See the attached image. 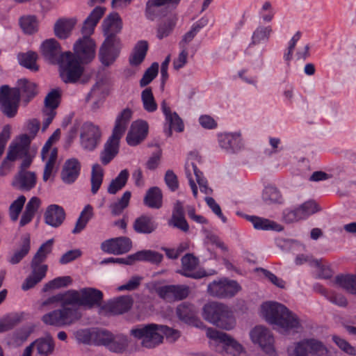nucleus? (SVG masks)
Masks as SVG:
<instances>
[{"label": "nucleus", "instance_id": "obj_17", "mask_svg": "<svg viewBox=\"0 0 356 356\" xmlns=\"http://www.w3.org/2000/svg\"><path fill=\"white\" fill-rule=\"evenodd\" d=\"M252 341L259 344L264 351L268 354L274 353V338L270 332L263 326L255 327L250 333Z\"/></svg>", "mask_w": 356, "mask_h": 356}, {"label": "nucleus", "instance_id": "obj_23", "mask_svg": "<svg viewBox=\"0 0 356 356\" xmlns=\"http://www.w3.org/2000/svg\"><path fill=\"white\" fill-rule=\"evenodd\" d=\"M31 139L26 134L20 136L9 147L7 154L8 159L15 161L27 155L29 153Z\"/></svg>", "mask_w": 356, "mask_h": 356}, {"label": "nucleus", "instance_id": "obj_40", "mask_svg": "<svg viewBox=\"0 0 356 356\" xmlns=\"http://www.w3.org/2000/svg\"><path fill=\"white\" fill-rule=\"evenodd\" d=\"M248 220L257 229L281 231L283 229L281 225L266 218L250 216Z\"/></svg>", "mask_w": 356, "mask_h": 356}, {"label": "nucleus", "instance_id": "obj_14", "mask_svg": "<svg viewBox=\"0 0 356 356\" xmlns=\"http://www.w3.org/2000/svg\"><path fill=\"white\" fill-rule=\"evenodd\" d=\"M73 54L79 59L81 66L83 63H88L92 60L95 55V42L88 36H84L78 40L74 45Z\"/></svg>", "mask_w": 356, "mask_h": 356}, {"label": "nucleus", "instance_id": "obj_18", "mask_svg": "<svg viewBox=\"0 0 356 356\" xmlns=\"http://www.w3.org/2000/svg\"><path fill=\"white\" fill-rule=\"evenodd\" d=\"M148 131L149 125L147 122L142 120L133 122L126 137L127 143L131 146L139 145L146 138Z\"/></svg>", "mask_w": 356, "mask_h": 356}, {"label": "nucleus", "instance_id": "obj_8", "mask_svg": "<svg viewBox=\"0 0 356 356\" xmlns=\"http://www.w3.org/2000/svg\"><path fill=\"white\" fill-rule=\"evenodd\" d=\"M207 337L216 344L217 351H224L232 356H238L243 351L242 346L225 332L209 327Z\"/></svg>", "mask_w": 356, "mask_h": 356}, {"label": "nucleus", "instance_id": "obj_51", "mask_svg": "<svg viewBox=\"0 0 356 356\" xmlns=\"http://www.w3.org/2000/svg\"><path fill=\"white\" fill-rule=\"evenodd\" d=\"M199 172V169L197 165L193 163H187L186 165V174L188 179L189 184L191 188L193 196L196 198L197 197V187L195 183L193 176L195 177V174Z\"/></svg>", "mask_w": 356, "mask_h": 356}, {"label": "nucleus", "instance_id": "obj_62", "mask_svg": "<svg viewBox=\"0 0 356 356\" xmlns=\"http://www.w3.org/2000/svg\"><path fill=\"white\" fill-rule=\"evenodd\" d=\"M122 138L114 134H111L104 145V150L117 155L119 151L120 141Z\"/></svg>", "mask_w": 356, "mask_h": 356}, {"label": "nucleus", "instance_id": "obj_63", "mask_svg": "<svg viewBox=\"0 0 356 356\" xmlns=\"http://www.w3.org/2000/svg\"><path fill=\"white\" fill-rule=\"evenodd\" d=\"M93 330H80L76 332L75 337L77 341L83 343H93Z\"/></svg>", "mask_w": 356, "mask_h": 356}, {"label": "nucleus", "instance_id": "obj_38", "mask_svg": "<svg viewBox=\"0 0 356 356\" xmlns=\"http://www.w3.org/2000/svg\"><path fill=\"white\" fill-rule=\"evenodd\" d=\"M42 159L46 162L44 172L43 180L47 181L52 175L56 167L58 159V150H53L50 152H41Z\"/></svg>", "mask_w": 356, "mask_h": 356}, {"label": "nucleus", "instance_id": "obj_19", "mask_svg": "<svg viewBox=\"0 0 356 356\" xmlns=\"http://www.w3.org/2000/svg\"><path fill=\"white\" fill-rule=\"evenodd\" d=\"M61 99V91L59 89H54L50 91L44 99L45 115L44 127H47L52 122L56 115V109L58 107Z\"/></svg>", "mask_w": 356, "mask_h": 356}, {"label": "nucleus", "instance_id": "obj_54", "mask_svg": "<svg viewBox=\"0 0 356 356\" xmlns=\"http://www.w3.org/2000/svg\"><path fill=\"white\" fill-rule=\"evenodd\" d=\"M127 342V338L124 336H112V339H111L109 344L106 347L111 351L121 353L126 348Z\"/></svg>", "mask_w": 356, "mask_h": 356}, {"label": "nucleus", "instance_id": "obj_57", "mask_svg": "<svg viewBox=\"0 0 356 356\" xmlns=\"http://www.w3.org/2000/svg\"><path fill=\"white\" fill-rule=\"evenodd\" d=\"M272 32L273 29L270 26L257 28L254 32L252 42L256 44L260 42L261 40H268Z\"/></svg>", "mask_w": 356, "mask_h": 356}, {"label": "nucleus", "instance_id": "obj_58", "mask_svg": "<svg viewBox=\"0 0 356 356\" xmlns=\"http://www.w3.org/2000/svg\"><path fill=\"white\" fill-rule=\"evenodd\" d=\"M71 282L72 279L70 276L58 277L47 283L44 285V290L47 291L49 289H58L60 287L67 286Z\"/></svg>", "mask_w": 356, "mask_h": 356}, {"label": "nucleus", "instance_id": "obj_37", "mask_svg": "<svg viewBox=\"0 0 356 356\" xmlns=\"http://www.w3.org/2000/svg\"><path fill=\"white\" fill-rule=\"evenodd\" d=\"M32 348H36L39 356H49L54 350V341L51 337L40 338L30 344Z\"/></svg>", "mask_w": 356, "mask_h": 356}, {"label": "nucleus", "instance_id": "obj_42", "mask_svg": "<svg viewBox=\"0 0 356 356\" xmlns=\"http://www.w3.org/2000/svg\"><path fill=\"white\" fill-rule=\"evenodd\" d=\"M129 177V173L127 169L122 170L117 177L110 183L107 190L108 193L114 195L122 190L127 184Z\"/></svg>", "mask_w": 356, "mask_h": 356}, {"label": "nucleus", "instance_id": "obj_55", "mask_svg": "<svg viewBox=\"0 0 356 356\" xmlns=\"http://www.w3.org/2000/svg\"><path fill=\"white\" fill-rule=\"evenodd\" d=\"M159 71V64L153 63L152 65L145 71L143 76L140 81L141 87H145L152 81V80L157 76Z\"/></svg>", "mask_w": 356, "mask_h": 356}, {"label": "nucleus", "instance_id": "obj_16", "mask_svg": "<svg viewBox=\"0 0 356 356\" xmlns=\"http://www.w3.org/2000/svg\"><path fill=\"white\" fill-rule=\"evenodd\" d=\"M121 48L120 40H112V38H106L99 51V58L102 64L106 66L112 64L119 56Z\"/></svg>", "mask_w": 356, "mask_h": 356}, {"label": "nucleus", "instance_id": "obj_20", "mask_svg": "<svg viewBox=\"0 0 356 356\" xmlns=\"http://www.w3.org/2000/svg\"><path fill=\"white\" fill-rule=\"evenodd\" d=\"M327 353L322 343L314 339H306L296 344L292 356H308V353L323 355Z\"/></svg>", "mask_w": 356, "mask_h": 356}, {"label": "nucleus", "instance_id": "obj_10", "mask_svg": "<svg viewBox=\"0 0 356 356\" xmlns=\"http://www.w3.org/2000/svg\"><path fill=\"white\" fill-rule=\"evenodd\" d=\"M102 133L100 127L90 122L83 124L80 130L81 146L87 150H94L100 143Z\"/></svg>", "mask_w": 356, "mask_h": 356}, {"label": "nucleus", "instance_id": "obj_7", "mask_svg": "<svg viewBox=\"0 0 356 356\" xmlns=\"http://www.w3.org/2000/svg\"><path fill=\"white\" fill-rule=\"evenodd\" d=\"M203 316L209 322L225 330H231L235 325L232 312L223 304L215 302L206 304L203 308Z\"/></svg>", "mask_w": 356, "mask_h": 356}, {"label": "nucleus", "instance_id": "obj_50", "mask_svg": "<svg viewBox=\"0 0 356 356\" xmlns=\"http://www.w3.org/2000/svg\"><path fill=\"white\" fill-rule=\"evenodd\" d=\"M141 99L145 110L148 112H154L156 110L157 104L151 88H147L142 92Z\"/></svg>", "mask_w": 356, "mask_h": 356}, {"label": "nucleus", "instance_id": "obj_29", "mask_svg": "<svg viewBox=\"0 0 356 356\" xmlns=\"http://www.w3.org/2000/svg\"><path fill=\"white\" fill-rule=\"evenodd\" d=\"M106 8L102 6H97L93 9L87 19L84 21L82 27V33L85 36L89 37V35L92 34L95 26L104 16Z\"/></svg>", "mask_w": 356, "mask_h": 356}, {"label": "nucleus", "instance_id": "obj_34", "mask_svg": "<svg viewBox=\"0 0 356 356\" xmlns=\"http://www.w3.org/2000/svg\"><path fill=\"white\" fill-rule=\"evenodd\" d=\"M220 146L226 149L239 148L242 144L241 135L239 133L223 134L219 136Z\"/></svg>", "mask_w": 356, "mask_h": 356}, {"label": "nucleus", "instance_id": "obj_33", "mask_svg": "<svg viewBox=\"0 0 356 356\" xmlns=\"http://www.w3.org/2000/svg\"><path fill=\"white\" fill-rule=\"evenodd\" d=\"M94 208L90 204L85 206L81 211L74 229L72 233L74 234L81 233L87 226L88 222L94 217Z\"/></svg>", "mask_w": 356, "mask_h": 356}, {"label": "nucleus", "instance_id": "obj_47", "mask_svg": "<svg viewBox=\"0 0 356 356\" xmlns=\"http://www.w3.org/2000/svg\"><path fill=\"white\" fill-rule=\"evenodd\" d=\"M20 26L24 33L32 34L38 30V22L35 16L27 15L19 19Z\"/></svg>", "mask_w": 356, "mask_h": 356}, {"label": "nucleus", "instance_id": "obj_46", "mask_svg": "<svg viewBox=\"0 0 356 356\" xmlns=\"http://www.w3.org/2000/svg\"><path fill=\"white\" fill-rule=\"evenodd\" d=\"M132 306V300L129 297H120L108 305L110 311L114 314H121L127 312Z\"/></svg>", "mask_w": 356, "mask_h": 356}, {"label": "nucleus", "instance_id": "obj_2", "mask_svg": "<svg viewBox=\"0 0 356 356\" xmlns=\"http://www.w3.org/2000/svg\"><path fill=\"white\" fill-rule=\"evenodd\" d=\"M37 93L36 84L26 79L19 80L17 88L3 86L0 89L1 110L8 118H13L17 114L19 100L27 104Z\"/></svg>", "mask_w": 356, "mask_h": 356}, {"label": "nucleus", "instance_id": "obj_43", "mask_svg": "<svg viewBox=\"0 0 356 356\" xmlns=\"http://www.w3.org/2000/svg\"><path fill=\"white\" fill-rule=\"evenodd\" d=\"M131 197L130 191H125L122 196L117 201L111 203L109 206L111 214L113 216H119L129 206Z\"/></svg>", "mask_w": 356, "mask_h": 356}, {"label": "nucleus", "instance_id": "obj_25", "mask_svg": "<svg viewBox=\"0 0 356 356\" xmlns=\"http://www.w3.org/2000/svg\"><path fill=\"white\" fill-rule=\"evenodd\" d=\"M81 167V163L77 159H67L60 173L62 180L66 184L73 183L80 174Z\"/></svg>", "mask_w": 356, "mask_h": 356}, {"label": "nucleus", "instance_id": "obj_9", "mask_svg": "<svg viewBox=\"0 0 356 356\" xmlns=\"http://www.w3.org/2000/svg\"><path fill=\"white\" fill-rule=\"evenodd\" d=\"M160 330V325L150 323L132 329L131 334L142 339L143 347L153 348L163 343V336L161 334Z\"/></svg>", "mask_w": 356, "mask_h": 356}, {"label": "nucleus", "instance_id": "obj_22", "mask_svg": "<svg viewBox=\"0 0 356 356\" xmlns=\"http://www.w3.org/2000/svg\"><path fill=\"white\" fill-rule=\"evenodd\" d=\"M163 259L162 254L151 250L139 251L134 254L129 255L127 259H113L111 258L105 260V263L120 262L131 265L136 261H147L154 264L160 263Z\"/></svg>", "mask_w": 356, "mask_h": 356}, {"label": "nucleus", "instance_id": "obj_32", "mask_svg": "<svg viewBox=\"0 0 356 356\" xmlns=\"http://www.w3.org/2000/svg\"><path fill=\"white\" fill-rule=\"evenodd\" d=\"M133 228L137 233L150 234L156 229V225L152 216L142 215L135 220Z\"/></svg>", "mask_w": 356, "mask_h": 356}, {"label": "nucleus", "instance_id": "obj_5", "mask_svg": "<svg viewBox=\"0 0 356 356\" xmlns=\"http://www.w3.org/2000/svg\"><path fill=\"white\" fill-rule=\"evenodd\" d=\"M103 293L93 288H86L80 291L70 290L65 293L55 295L50 302L61 300L64 305H70L72 307L83 306L88 309L101 305Z\"/></svg>", "mask_w": 356, "mask_h": 356}, {"label": "nucleus", "instance_id": "obj_13", "mask_svg": "<svg viewBox=\"0 0 356 356\" xmlns=\"http://www.w3.org/2000/svg\"><path fill=\"white\" fill-rule=\"evenodd\" d=\"M178 273L185 277L200 279L207 276V273L200 266L197 257L188 253L181 258V268Z\"/></svg>", "mask_w": 356, "mask_h": 356}, {"label": "nucleus", "instance_id": "obj_24", "mask_svg": "<svg viewBox=\"0 0 356 356\" xmlns=\"http://www.w3.org/2000/svg\"><path fill=\"white\" fill-rule=\"evenodd\" d=\"M37 183V176L33 172L29 170L19 171L13 177L11 185L13 188L21 191H30Z\"/></svg>", "mask_w": 356, "mask_h": 356}, {"label": "nucleus", "instance_id": "obj_44", "mask_svg": "<svg viewBox=\"0 0 356 356\" xmlns=\"http://www.w3.org/2000/svg\"><path fill=\"white\" fill-rule=\"evenodd\" d=\"M335 283L348 293L356 294V275H338L335 277Z\"/></svg>", "mask_w": 356, "mask_h": 356}, {"label": "nucleus", "instance_id": "obj_49", "mask_svg": "<svg viewBox=\"0 0 356 356\" xmlns=\"http://www.w3.org/2000/svg\"><path fill=\"white\" fill-rule=\"evenodd\" d=\"M176 312L179 318L186 323H192L195 319V313L191 305L181 304L177 307Z\"/></svg>", "mask_w": 356, "mask_h": 356}, {"label": "nucleus", "instance_id": "obj_61", "mask_svg": "<svg viewBox=\"0 0 356 356\" xmlns=\"http://www.w3.org/2000/svg\"><path fill=\"white\" fill-rule=\"evenodd\" d=\"M181 0H148L147 3V12L149 13L152 8L169 5L175 8L180 3Z\"/></svg>", "mask_w": 356, "mask_h": 356}, {"label": "nucleus", "instance_id": "obj_35", "mask_svg": "<svg viewBox=\"0 0 356 356\" xmlns=\"http://www.w3.org/2000/svg\"><path fill=\"white\" fill-rule=\"evenodd\" d=\"M144 204L152 209H159L163 204V194L158 187H152L146 193Z\"/></svg>", "mask_w": 356, "mask_h": 356}, {"label": "nucleus", "instance_id": "obj_12", "mask_svg": "<svg viewBox=\"0 0 356 356\" xmlns=\"http://www.w3.org/2000/svg\"><path fill=\"white\" fill-rule=\"evenodd\" d=\"M319 205L314 200H309L293 210H286L284 213V219L288 223L304 220L320 211Z\"/></svg>", "mask_w": 356, "mask_h": 356}, {"label": "nucleus", "instance_id": "obj_59", "mask_svg": "<svg viewBox=\"0 0 356 356\" xmlns=\"http://www.w3.org/2000/svg\"><path fill=\"white\" fill-rule=\"evenodd\" d=\"M177 17L168 19L166 22L160 25L158 29L157 36L159 39L168 36L176 25Z\"/></svg>", "mask_w": 356, "mask_h": 356}, {"label": "nucleus", "instance_id": "obj_45", "mask_svg": "<svg viewBox=\"0 0 356 356\" xmlns=\"http://www.w3.org/2000/svg\"><path fill=\"white\" fill-rule=\"evenodd\" d=\"M104 172V169L99 164H95L92 166L91 172V192L92 194H96L100 188L103 179Z\"/></svg>", "mask_w": 356, "mask_h": 356}, {"label": "nucleus", "instance_id": "obj_6", "mask_svg": "<svg viewBox=\"0 0 356 356\" xmlns=\"http://www.w3.org/2000/svg\"><path fill=\"white\" fill-rule=\"evenodd\" d=\"M54 241L48 240L43 243L33 256L31 262V274L24 280L22 284V289L24 291L35 287L46 276L48 266L44 263L47 255L52 251Z\"/></svg>", "mask_w": 356, "mask_h": 356}, {"label": "nucleus", "instance_id": "obj_56", "mask_svg": "<svg viewBox=\"0 0 356 356\" xmlns=\"http://www.w3.org/2000/svg\"><path fill=\"white\" fill-rule=\"evenodd\" d=\"M28 337L29 333L26 330H20L9 337L8 343L9 346L17 347L22 345Z\"/></svg>", "mask_w": 356, "mask_h": 356}, {"label": "nucleus", "instance_id": "obj_41", "mask_svg": "<svg viewBox=\"0 0 356 356\" xmlns=\"http://www.w3.org/2000/svg\"><path fill=\"white\" fill-rule=\"evenodd\" d=\"M262 199L267 204H281L284 202V199L279 190L272 186H268L264 188Z\"/></svg>", "mask_w": 356, "mask_h": 356}, {"label": "nucleus", "instance_id": "obj_39", "mask_svg": "<svg viewBox=\"0 0 356 356\" xmlns=\"http://www.w3.org/2000/svg\"><path fill=\"white\" fill-rule=\"evenodd\" d=\"M31 249V238L29 234L24 235L21 238V245L19 250H16L10 258L9 261L13 264L20 262L29 252Z\"/></svg>", "mask_w": 356, "mask_h": 356}, {"label": "nucleus", "instance_id": "obj_53", "mask_svg": "<svg viewBox=\"0 0 356 356\" xmlns=\"http://www.w3.org/2000/svg\"><path fill=\"white\" fill-rule=\"evenodd\" d=\"M93 343L96 345H103L107 346L109 341L112 339L113 334L106 330H93Z\"/></svg>", "mask_w": 356, "mask_h": 356}, {"label": "nucleus", "instance_id": "obj_4", "mask_svg": "<svg viewBox=\"0 0 356 356\" xmlns=\"http://www.w3.org/2000/svg\"><path fill=\"white\" fill-rule=\"evenodd\" d=\"M261 314L267 322L284 331L300 326L298 318L284 305L276 302H266L261 306Z\"/></svg>", "mask_w": 356, "mask_h": 356}, {"label": "nucleus", "instance_id": "obj_15", "mask_svg": "<svg viewBox=\"0 0 356 356\" xmlns=\"http://www.w3.org/2000/svg\"><path fill=\"white\" fill-rule=\"evenodd\" d=\"M156 293L162 299L173 302L186 298L190 293V289L186 285H165L156 289Z\"/></svg>", "mask_w": 356, "mask_h": 356}, {"label": "nucleus", "instance_id": "obj_11", "mask_svg": "<svg viewBox=\"0 0 356 356\" xmlns=\"http://www.w3.org/2000/svg\"><path fill=\"white\" fill-rule=\"evenodd\" d=\"M241 289V286L236 281L222 278L210 283L207 291L212 296L225 298L234 296Z\"/></svg>", "mask_w": 356, "mask_h": 356}, {"label": "nucleus", "instance_id": "obj_31", "mask_svg": "<svg viewBox=\"0 0 356 356\" xmlns=\"http://www.w3.org/2000/svg\"><path fill=\"white\" fill-rule=\"evenodd\" d=\"M161 106L170 128L175 131L182 132L184 129V122L177 113L172 112L170 107L165 101L162 102Z\"/></svg>", "mask_w": 356, "mask_h": 356}, {"label": "nucleus", "instance_id": "obj_21", "mask_svg": "<svg viewBox=\"0 0 356 356\" xmlns=\"http://www.w3.org/2000/svg\"><path fill=\"white\" fill-rule=\"evenodd\" d=\"M132 246L131 241L124 236L105 241L101 245L102 250L107 253L122 254L128 252Z\"/></svg>", "mask_w": 356, "mask_h": 356}, {"label": "nucleus", "instance_id": "obj_27", "mask_svg": "<svg viewBox=\"0 0 356 356\" xmlns=\"http://www.w3.org/2000/svg\"><path fill=\"white\" fill-rule=\"evenodd\" d=\"M133 111L130 108L122 110L116 116L112 134L122 137L133 117Z\"/></svg>", "mask_w": 356, "mask_h": 356}, {"label": "nucleus", "instance_id": "obj_26", "mask_svg": "<svg viewBox=\"0 0 356 356\" xmlns=\"http://www.w3.org/2000/svg\"><path fill=\"white\" fill-rule=\"evenodd\" d=\"M122 27V22L118 13L110 14L104 21L103 28L106 38H112V40H120L116 36L120 33Z\"/></svg>", "mask_w": 356, "mask_h": 356}, {"label": "nucleus", "instance_id": "obj_52", "mask_svg": "<svg viewBox=\"0 0 356 356\" xmlns=\"http://www.w3.org/2000/svg\"><path fill=\"white\" fill-rule=\"evenodd\" d=\"M26 200V199L24 195H20L10 204L9 207V215L13 221L17 220Z\"/></svg>", "mask_w": 356, "mask_h": 356}, {"label": "nucleus", "instance_id": "obj_60", "mask_svg": "<svg viewBox=\"0 0 356 356\" xmlns=\"http://www.w3.org/2000/svg\"><path fill=\"white\" fill-rule=\"evenodd\" d=\"M332 339L341 350L350 355H356V348L351 346L347 341L336 335L333 336Z\"/></svg>", "mask_w": 356, "mask_h": 356}, {"label": "nucleus", "instance_id": "obj_48", "mask_svg": "<svg viewBox=\"0 0 356 356\" xmlns=\"http://www.w3.org/2000/svg\"><path fill=\"white\" fill-rule=\"evenodd\" d=\"M37 59L38 54L33 51L19 55V63L24 67L33 71L38 70V66L36 63Z\"/></svg>", "mask_w": 356, "mask_h": 356}, {"label": "nucleus", "instance_id": "obj_30", "mask_svg": "<svg viewBox=\"0 0 356 356\" xmlns=\"http://www.w3.org/2000/svg\"><path fill=\"white\" fill-rule=\"evenodd\" d=\"M76 24V20L73 18H60L58 19L54 28L56 36L60 39L68 38Z\"/></svg>", "mask_w": 356, "mask_h": 356}, {"label": "nucleus", "instance_id": "obj_28", "mask_svg": "<svg viewBox=\"0 0 356 356\" xmlns=\"http://www.w3.org/2000/svg\"><path fill=\"white\" fill-rule=\"evenodd\" d=\"M64 209L57 204L49 206L44 213L45 222L52 227H59L65 219Z\"/></svg>", "mask_w": 356, "mask_h": 356}, {"label": "nucleus", "instance_id": "obj_64", "mask_svg": "<svg viewBox=\"0 0 356 356\" xmlns=\"http://www.w3.org/2000/svg\"><path fill=\"white\" fill-rule=\"evenodd\" d=\"M169 223L185 232H188L189 229V225L184 216H172Z\"/></svg>", "mask_w": 356, "mask_h": 356}, {"label": "nucleus", "instance_id": "obj_1", "mask_svg": "<svg viewBox=\"0 0 356 356\" xmlns=\"http://www.w3.org/2000/svg\"><path fill=\"white\" fill-rule=\"evenodd\" d=\"M42 56L51 64L60 66V76L65 83H76L84 68L71 51L62 53L60 43L54 38L44 40L40 46Z\"/></svg>", "mask_w": 356, "mask_h": 356}, {"label": "nucleus", "instance_id": "obj_36", "mask_svg": "<svg viewBox=\"0 0 356 356\" xmlns=\"http://www.w3.org/2000/svg\"><path fill=\"white\" fill-rule=\"evenodd\" d=\"M148 50V43L146 41H139L134 47L131 54L129 56V61L131 66H138L140 65L147 54Z\"/></svg>", "mask_w": 356, "mask_h": 356}, {"label": "nucleus", "instance_id": "obj_3", "mask_svg": "<svg viewBox=\"0 0 356 356\" xmlns=\"http://www.w3.org/2000/svg\"><path fill=\"white\" fill-rule=\"evenodd\" d=\"M54 296L42 301L38 307V310L43 312L54 308L57 303L60 304V309L53 310L42 316L41 320L44 324L55 327H64L70 325L81 319L82 314L79 308L69 307L70 305H64L61 300L51 302L50 299Z\"/></svg>", "mask_w": 356, "mask_h": 356}]
</instances>
